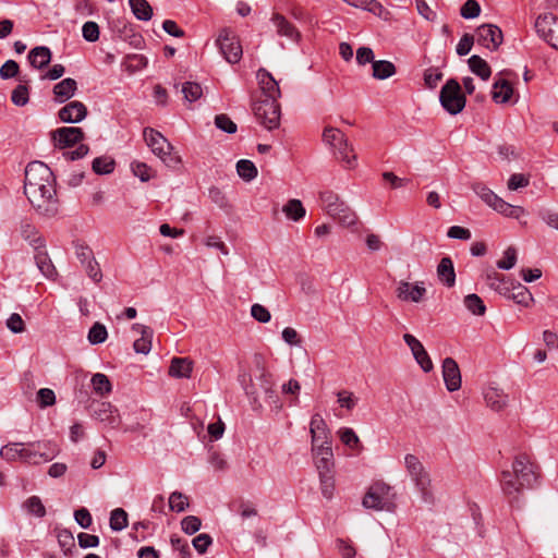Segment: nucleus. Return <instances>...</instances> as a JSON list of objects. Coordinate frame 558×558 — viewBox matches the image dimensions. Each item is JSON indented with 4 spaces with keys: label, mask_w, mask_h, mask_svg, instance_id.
Returning <instances> with one entry per match:
<instances>
[{
    "label": "nucleus",
    "mask_w": 558,
    "mask_h": 558,
    "mask_svg": "<svg viewBox=\"0 0 558 558\" xmlns=\"http://www.w3.org/2000/svg\"><path fill=\"white\" fill-rule=\"evenodd\" d=\"M37 175L43 183L38 185L41 204H37V214L45 218H52L59 211V201L56 198L54 177L52 171L41 161L37 160Z\"/></svg>",
    "instance_id": "f257e3e1"
},
{
    "label": "nucleus",
    "mask_w": 558,
    "mask_h": 558,
    "mask_svg": "<svg viewBox=\"0 0 558 558\" xmlns=\"http://www.w3.org/2000/svg\"><path fill=\"white\" fill-rule=\"evenodd\" d=\"M362 505L366 509L391 512L396 509V493L387 483L377 481L368 487Z\"/></svg>",
    "instance_id": "f03ea898"
},
{
    "label": "nucleus",
    "mask_w": 558,
    "mask_h": 558,
    "mask_svg": "<svg viewBox=\"0 0 558 558\" xmlns=\"http://www.w3.org/2000/svg\"><path fill=\"white\" fill-rule=\"evenodd\" d=\"M323 142L328 145L335 157L344 165L345 168L352 169L356 165V155L349 145L345 135L337 128L327 126L323 132Z\"/></svg>",
    "instance_id": "7ed1b4c3"
},
{
    "label": "nucleus",
    "mask_w": 558,
    "mask_h": 558,
    "mask_svg": "<svg viewBox=\"0 0 558 558\" xmlns=\"http://www.w3.org/2000/svg\"><path fill=\"white\" fill-rule=\"evenodd\" d=\"M471 189L487 206L506 217L519 218L524 215L522 207L507 203L482 182L473 183Z\"/></svg>",
    "instance_id": "20e7f679"
},
{
    "label": "nucleus",
    "mask_w": 558,
    "mask_h": 558,
    "mask_svg": "<svg viewBox=\"0 0 558 558\" xmlns=\"http://www.w3.org/2000/svg\"><path fill=\"white\" fill-rule=\"evenodd\" d=\"M404 466L412 482L422 494V498L425 501H430L433 499L432 480L423 463L416 456L408 453L404 457Z\"/></svg>",
    "instance_id": "39448f33"
},
{
    "label": "nucleus",
    "mask_w": 558,
    "mask_h": 558,
    "mask_svg": "<svg viewBox=\"0 0 558 558\" xmlns=\"http://www.w3.org/2000/svg\"><path fill=\"white\" fill-rule=\"evenodd\" d=\"M511 471L526 489H532L538 484L539 466L525 453L515 456Z\"/></svg>",
    "instance_id": "423d86ee"
},
{
    "label": "nucleus",
    "mask_w": 558,
    "mask_h": 558,
    "mask_svg": "<svg viewBox=\"0 0 558 558\" xmlns=\"http://www.w3.org/2000/svg\"><path fill=\"white\" fill-rule=\"evenodd\" d=\"M439 101L442 108L450 114H458L464 109L465 97L457 80L450 78L441 87Z\"/></svg>",
    "instance_id": "0eeeda50"
},
{
    "label": "nucleus",
    "mask_w": 558,
    "mask_h": 558,
    "mask_svg": "<svg viewBox=\"0 0 558 558\" xmlns=\"http://www.w3.org/2000/svg\"><path fill=\"white\" fill-rule=\"evenodd\" d=\"M143 135L147 146L163 162H166L167 165L178 162V158L171 155L172 145L160 132L151 128H145Z\"/></svg>",
    "instance_id": "6e6552de"
},
{
    "label": "nucleus",
    "mask_w": 558,
    "mask_h": 558,
    "mask_svg": "<svg viewBox=\"0 0 558 558\" xmlns=\"http://www.w3.org/2000/svg\"><path fill=\"white\" fill-rule=\"evenodd\" d=\"M256 119L268 130H274L280 123V106L278 100L258 99L254 104Z\"/></svg>",
    "instance_id": "1a4fd4ad"
},
{
    "label": "nucleus",
    "mask_w": 558,
    "mask_h": 558,
    "mask_svg": "<svg viewBox=\"0 0 558 558\" xmlns=\"http://www.w3.org/2000/svg\"><path fill=\"white\" fill-rule=\"evenodd\" d=\"M217 44L220 52L229 63H238L242 58V46L234 32L225 28L220 32Z\"/></svg>",
    "instance_id": "9d476101"
},
{
    "label": "nucleus",
    "mask_w": 558,
    "mask_h": 558,
    "mask_svg": "<svg viewBox=\"0 0 558 558\" xmlns=\"http://www.w3.org/2000/svg\"><path fill=\"white\" fill-rule=\"evenodd\" d=\"M535 29L539 37L558 50V17L553 13L539 15L535 21Z\"/></svg>",
    "instance_id": "9b49d317"
},
{
    "label": "nucleus",
    "mask_w": 558,
    "mask_h": 558,
    "mask_svg": "<svg viewBox=\"0 0 558 558\" xmlns=\"http://www.w3.org/2000/svg\"><path fill=\"white\" fill-rule=\"evenodd\" d=\"M0 456L7 461L32 464L35 452L31 442H10L0 449Z\"/></svg>",
    "instance_id": "f8f14e48"
},
{
    "label": "nucleus",
    "mask_w": 558,
    "mask_h": 558,
    "mask_svg": "<svg viewBox=\"0 0 558 558\" xmlns=\"http://www.w3.org/2000/svg\"><path fill=\"white\" fill-rule=\"evenodd\" d=\"M504 40L501 29L494 24H482L476 28V41L478 45L494 51Z\"/></svg>",
    "instance_id": "ddd939ff"
},
{
    "label": "nucleus",
    "mask_w": 558,
    "mask_h": 558,
    "mask_svg": "<svg viewBox=\"0 0 558 558\" xmlns=\"http://www.w3.org/2000/svg\"><path fill=\"white\" fill-rule=\"evenodd\" d=\"M403 340L410 348L415 362L420 365L422 371L425 373L433 371L434 364L422 342L411 333H404Z\"/></svg>",
    "instance_id": "4468645a"
},
{
    "label": "nucleus",
    "mask_w": 558,
    "mask_h": 558,
    "mask_svg": "<svg viewBox=\"0 0 558 558\" xmlns=\"http://www.w3.org/2000/svg\"><path fill=\"white\" fill-rule=\"evenodd\" d=\"M310 433L312 436V448H317L320 445L331 446L329 429L320 414H314L312 416L310 423Z\"/></svg>",
    "instance_id": "2eb2a0df"
},
{
    "label": "nucleus",
    "mask_w": 558,
    "mask_h": 558,
    "mask_svg": "<svg viewBox=\"0 0 558 558\" xmlns=\"http://www.w3.org/2000/svg\"><path fill=\"white\" fill-rule=\"evenodd\" d=\"M500 487L504 495L512 504L520 499L525 486L521 485L519 478L510 470H505L500 474Z\"/></svg>",
    "instance_id": "dca6fc26"
},
{
    "label": "nucleus",
    "mask_w": 558,
    "mask_h": 558,
    "mask_svg": "<svg viewBox=\"0 0 558 558\" xmlns=\"http://www.w3.org/2000/svg\"><path fill=\"white\" fill-rule=\"evenodd\" d=\"M56 144L60 148L71 147L84 138V133L81 128L76 126H63L57 129L52 133Z\"/></svg>",
    "instance_id": "f3484780"
},
{
    "label": "nucleus",
    "mask_w": 558,
    "mask_h": 558,
    "mask_svg": "<svg viewBox=\"0 0 558 558\" xmlns=\"http://www.w3.org/2000/svg\"><path fill=\"white\" fill-rule=\"evenodd\" d=\"M425 294L426 289L423 282H416L412 284L407 281H400L396 290L397 298L404 302L411 301L418 303L423 300Z\"/></svg>",
    "instance_id": "a211bd4d"
},
{
    "label": "nucleus",
    "mask_w": 558,
    "mask_h": 558,
    "mask_svg": "<svg viewBox=\"0 0 558 558\" xmlns=\"http://www.w3.org/2000/svg\"><path fill=\"white\" fill-rule=\"evenodd\" d=\"M256 78L263 95V99L278 100L280 97V88L278 82L265 69H259L256 73Z\"/></svg>",
    "instance_id": "6ab92c4d"
},
{
    "label": "nucleus",
    "mask_w": 558,
    "mask_h": 558,
    "mask_svg": "<svg viewBox=\"0 0 558 558\" xmlns=\"http://www.w3.org/2000/svg\"><path fill=\"white\" fill-rule=\"evenodd\" d=\"M442 377L446 388L450 392L457 391L461 388L460 368L452 357H446L442 361Z\"/></svg>",
    "instance_id": "aec40b11"
},
{
    "label": "nucleus",
    "mask_w": 558,
    "mask_h": 558,
    "mask_svg": "<svg viewBox=\"0 0 558 558\" xmlns=\"http://www.w3.org/2000/svg\"><path fill=\"white\" fill-rule=\"evenodd\" d=\"M314 462L318 474L333 472V452L331 446L320 445L317 448H312Z\"/></svg>",
    "instance_id": "412c9836"
},
{
    "label": "nucleus",
    "mask_w": 558,
    "mask_h": 558,
    "mask_svg": "<svg viewBox=\"0 0 558 558\" xmlns=\"http://www.w3.org/2000/svg\"><path fill=\"white\" fill-rule=\"evenodd\" d=\"M270 21L274 24L278 36L286 37L292 43H298L301 39V33L283 15L275 13Z\"/></svg>",
    "instance_id": "4be33fe9"
},
{
    "label": "nucleus",
    "mask_w": 558,
    "mask_h": 558,
    "mask_svg": "<svg viewBox=\"0 0 558 558\" xmlns=\"http://www.w3.org/2000/svg\"><path fill=\"white\" fill-rule=\"evenodd\" d=\"M87 116L86 106L78 100H74L65 105L59 110V118L65 123H77Z\"/></svg>",
    "instance_id": "5701e85b"
},
{
    "label": "nucleus",
    "mask_w": 558,
    "mask_h": 558,
    "mask_svg": "<svg viewBox=\"0 0 558 558\" xmlns=\"http://www.w3.org/2000/svg\"><path fill=\"white\" fill-rule=\"evenodd\" d=\"M132 330L141 336L133 343L135 352L148 354L151 350V341L154 337L153 329L148 326L136 323L132 325Z\"/></svg>",
    "instance_id": "b1692460"
},
{
    "label": "nucleus",
    "mask_w": 558,
    "mask_h": 558,
    "mask_svg": "<svg viewBox=\"0 0 558 558\" xmlns=\"http://www.w3.org/2000/svg\"><path fill=\"white\" fill-rule=\"evenodd\" d=\"M502 295L524 307H530L534 302L532 293L521 283L514 284L513 282H510L508 286V293Z\"/></svg>",
    "instance_id": "393cba45"
},
{
    "label": "nucleus",
    "mask_w": 558,
    "mask_h": 558,
    "mask_svg": "<svg viewBox=\"0 0 558 558\" xmlns=\"http://www.w3.org/2000/svg\"><path fill=\"white\" fill-rule=\"evenodd\" d=\"M41 247H45V242L37 238V269L46 279L53 280L58 275L57 269L47 253L39 251Z\"/></svg>",
    "instance_id": "a878e982"
},
{
    "label": "nucleus",
    "mask_w": 558,
    "mask_h": 558,
    "mask_svg": "<svg viewBox=\"0 0 558 558\" xmlns=\"http://www.w3.org/2000/svg\"><path fill=\"white\" fill-rule=\"evenodd\" d=\"M484 399L487 407L496 412L505 409L508 403V396L497 387H488L484 391Z\"/></svg>",
    "instance_id": "bb28decb"
},
{
    "label": "nucleus",
    "mask_w": 558,
    "mask_h": 558,
    "mask_svg": "<svg viewBox=\"0 0 558 558\" xmlns=\"http://www.w3.org/2000/svg\"><path fill=\"white\" fill-rule=\"evenodd\" d=\"M95 416L111 427H117L120 424L118 410L109 402H101L95 410Z\"/></svg>",
    "instance_id": "cd10ccee"
},
{
    "label": "nucleus",
    "mask_w": 558,
    "mask_h": 558,
    "mask_svg": "<svg viewBox=\"0 0 558 558\" xmlns=\"http://www.w3.org/2000/svg\"><path fill=\"white\" fill-rule=\"evenodd\" d=\"M437 276L447 287L451 288L456 283V272L450 257H442L437 266Z\"/></svg>",
    "instance_id": "c85d7f7f"
},
{
    "label": "nucleus",
    "mask_w": 558,
    "mask_h": 558,
    "mask_svg": "<svg viewBox=\"0 0 558 558\" xmlns=\"http://www.w3.org/2000/svg\"><path fill=\"white\" fill-rule=\"evenodd\" d=\"M483 278L486 284L494 291L498 292L500 295L508 293V286L510 281H507L506 278L497 272L494 269H488L484 272Z\"/></svg>",
    "instance_id": "c756f323"
},
{
    "label": "nucleus",
    "mask_w": 558,
    "mask_h": 558,
    "mask_svg": "<svg viewBox=\"0 0 558 558\" xmlns=\"http://www.w3.org/2000/svg\"><path fill=\"white\" fill-rule=\"evenodd\" d=\"M193 363L187 357H173L169 367V375L175 378H190Z\"/></svg>",
    "instance_id": "7c9ffc66"
},
{
    "label": "nucleus",
    "mask_w": 558,
    "mask_h": 558,
    "mask_svg": "<svg viewBox=\"0 0 558 558\" xmlns=\"http://www.w3.org/2000/svg\"><path fill=\"white\" fill-rule=\"evenodd\" d=\"M77 88L76 81L73 78H64L53 87L54 98L59 102H64L69 100Z\"/></svg>",
    "instance_id": "2f4dec72"
},
{
    "label": "nucleus",
    "mask_w": 558,
    "mask_h": 558,
    "mask_svg": "<svg viewBox=\"0 0 558 558\" xmlns=\"http://www.w3.org/2000/svg\"><path fill=\"white\" fill-rule=\"evenodd\" d=\"M513 94V88L511 84L506 80H500L495 82L493 85L492 97L496 104H506L508 102Z\"/></svg>",
    "instance_id": "473e14b6"
},
{
    "label": "nucleus",
    "mask_w": 558,
    "mask_h": 558,
    "mask_svg": "<svg viewBox=\"0 0 558 558\" xmlns=\"http://www.w3.org/2000/svg\"><path fill=\"white\" fill-rule=\"evenodd\" d=\"M373 77L376 80H386L396 74V66L392 62L387 60H379L373 62Z\"/></svg>",
    "instance_id": "72a5a7b5"
},
{
    "label": "nucleus",
    "mask_w": 558,
    "mask_h": 558,
    "mask_svg": "<svg viewBox=\"0 0 558 558\" xmlns=\"http://www.w3.org/2000/svg\"><path fill=\"white\" fill-rule=\"evenodd\" d=\"M469 66L471 71L480 76L482 80L487 81L492 74L490 68L488 63L482 59L480 56H472L468 60Z\"/></svg>",
    "instance_id": "f704fd0d"
},
{
    "label": "nucleus",
    "mask_w": 558,
    "mask_h": 558,
    "mask_svg": "<svg viewBox=\"0 0 558 558\" xmlns=\"http://www.w3.org/2000/svg\"><path fill=\"white\" fill-rule=\"evenodd\" d=\"M129 4L137 20L149 21L151 19L153 8L146 0H129Z\"/></svg>",
    "instance_id": "c9c22d12"
},
{
    "label": "nucleus",
    "mask_w": 558,
    "mask_h": 558,
    "mask_svg": "<svg viewBox=\"0 0 558 558\" xmlns=\"http://www.w3.org/2000/svg\"><path fill=\"white\" fill-rule=\"evenodd\" d=\"M282 211L287 216V218L299 221L305 217L306 210L304 206L302 205L300 199H290L288 203L282 207Z\"/></svg>",
    "instance_id": "e433bc0d"
},
{
    "label": "nucleus",
    "mask_w": 558,
    "mask_h": 558,
    "mask_svg": "<svg viewBox=\"0 0 558 558\" xmlns=\"http://www.w3.org/2000/svg\"><path fill=\"white\" fill-rule=\"evenodd\" d=\"M320 199L324 204V208L328 215L335 216V214H339L340 208L344 205L342 201L339 199V196L333 192H324L320 194Z\"/></svg>",
    "instance_id": "4c0bfd02"
},
{
    "label": "nucleus",
    "mask_w": 558,
    "mask_h": 558,
    "mask_svg": "<svg viewBox=\"0 0 558 558\" xmlns=\"http://www.w3.org/2000/svg\"><path fill=\"white\" fill-rule=\"evenodd\" d=\"M147 64L148 59L140 53L128 54L123 62L125 70L131 74L142 71L147 66Z\"/></svg>",
    "instance_id": "58836bf2"
},
{
    "label": "nucleus",
    "mask_w": 558,
    "mask_h": 558,
    "mask_svg": "<svg viewBox=\"0 0 558 558\" xmlns=\"http://www.w3.org/2000/svg\"><path fill=\"white\" fill-rule=\"evenodd\" d=\"M92 386H93L95 393H97L101 397L109 395L112 390V385H111L108 376L102 373H96L92 377Z\"/></svg>",
    "instance_id": "ea45409f"
},
{
    "label": "nucleus",
    "mask_w": 558,
    "mask_h": 558,
    "mask_svg": "<svg viewBox=\"0 0 558 558\" xmlns=\"http://www.w3.org/2000/svg\"><path fill=\"white\" fill-rule=\"evenodd\" d=\"M236 172L244 181H252L257 177L256 166L248 159H241L236 162Z\"/></svg>",
    "instance_id": "a19ab883"
},
{
    "label": "nucleus",
    "mask_w": 558,
    "mask_h": 558,
    "mask_svg": "<svg viewBox=\"0 0 558 558\" xmlns=\"http://www.w3.org/2000/svg\"><path fill=\"white\" fill-rule=\"evenodd\" d=\"M464 306L473 315L483 316L486 312V306L483 300L475 293L468 294L463 300Z\"/></svg>",
    "instance_id": "79ce46f5"
},
{
    "label": "nucleus",
    "mask_w": 558,
    "mask_h": 558,
    "mask_svg": "<svg viewBox=\"0 0 558 558\" xmlns=\"http://www.w3.org/2000/svg\"><path fill=\"white\" fill-rule=\"evenodd\" d=\"M340 440L348 446L350 449H356L361 451L363 449L360 438L356 433L350 427L340 428L339 432Z\"/></svg>",
    "instance_id": "37998d69"
},
{
    "label": "nucleus",
    "mask_w": 558,
    "mask_h": 558,
    "mask_svg": "<svg viewBox=\"0 0 558 558\" xmlns=\"http://www.w3.org/2000/svg\"><path fill=\"white\" fill-rule=\"evenodd\" d=\"M92 168L97 174H109L114 170V160L107 156L97 157L93 160Z\"/></svg>",
    "instance_id": "c03bdc74"
},
{
    "label": "nucleus",
    "mask_w": 558,
    "mask_h": 558,
    "mask_svg": "<svg viewBox=\"0 0 558 558\" xmlns=\"http://www.w3.org/2000/svg\"><path fill=\"white\" fill-rule=\"evenodd\" d=\"M128 526V513L122 508H117L110 514V527L113 531H122Z\"/></svg>",
    "instance_id": "a18cd8bd"
},
{
    "label": "nucleus",
    "mask_w": 558,
    "mask_h": 558,
    "mask_svg": "<svg viewBox=\"0 0 558 558\" xmlns=\"http://www.w3.org/2000/svg\"><path fill=\"white\" fill-rule=\"evenodd\" d=\"M182 93L184 95V99L189 102L196 101L203 95V88L198 83L195 82H185L182 85Z\"/></svg>",
    "instance_id": "49530a36"
},
{
    "label": "nucleus",
    "mask_w": 558,
    "mask_h": 558,
    "mask_svg": "<svg viewBox=\"0 0 558 558\" xmlns=\"http://www.w3.org/2000/svg\"><path fill=\"white\" fill-rule=\"evenodd\" d=\"M57 402L56 393L52 389L41 388L37 390V407L46 409L54 405Z\"/></svg>",
    "instance_id": "de8ad7c7"
},
{
    "label": "nucleus",
    "mask_w": 558,
    "mask_h": 558,
    "mask_svg": "<svg viewBox=\"0 0 558 558\" xmlns=\"http://www.w3.org/2000/svg\"><path fill=\"white\" fill-rule=\"evenodd\" d=\"M108 337L107 329L104 325L95 323L88 331V341L92 344H100L106 341Z\"/></svg>",
    "instance_id": "09e8293b"
},
{
    "label": "nucleus",
    "mask_w": 558,
    "mask_h": 558,
    "mask_svg": "<svg viewBox=\"0 0 558 558\" xmlns=\"http://www.w3.org/2000/svg\"><path fill=\"white\" fill-rule=\"evenodd\" d=\"M11 100L15 106H25L29 100L28 87L24 84H19L11 94Z\"/></svg>",
    "instance_id": "8fccbe9b"
},
{
    "label": "nucleus",
    "mask_w": 558,
    "mask_h": 558,
    "mask_svg": "<svg viewBox=\"0 0 558 558\" xmlns=\"http://www.w3.org/2000/svg\"><path fill=\"white\" fill-rule=\"evenodd\" d=\"M169 507L172 511L183 512L189 507L187 497L180 492H173L169 497Z\"/></svg>",
    "instance_id": "3c124183"
},
{
    "label": "nucleus",
    "mask_w": 558,
    "mask_h": 558,
    "mask_svg": "<svg viewBox=\"0 0 558 558\" xmlns=\"http://www.w3.org/2000/svg\"><path fill=\"white\" fill-rule=\"evenodd\" d=\"M58 543L64 555H68L75 547L72 533L68 530H61L57 534Z\"/></svg>",
    "instance_id": "603ef678"
},
{
    "label": "nucleus",
    "mask_w": 558,
    "mask_h": 558,
    "mask_svg": "<svg viewBox=\"0 0 558 558\" xmlns=\"http://www.w3.org/2000/svg\"><path fill=\"white\" fill-rule=\"evenodd\" d=\"M517 263V250L509 246L505 252L501 259L497 262V267L502 270H509L514 267Z\"/></svg>",
    "instance_id": "864d4df0"
},
{
    "label": "nucleus",
    "mask_w": 558,
    "mask_h": 558,
    "mask_svg": "<svg viewBox=\"0 0 558 558\" xmlns=\"http://www.w3.org/2000/svg\"><path fill=\"white\" fill-rule=\"evenodd\" d=\"M460 14L463 19H475L481 14V5L476 0H466L460 9Z\"/></svg>",
    "instance_id": "5fc2aeb1"
},
{
    "label": "nucleus",
    "mask_w": 558,
    "mask_h": 558,
    "mask_svg": "<svg viewBox=\"0 0 558 558\" xmlns=\"http://www.w3.org/2000/svg\"><path fill=\"white\" fill-rule=\"evenodd\" d=\"M332 217L347 227L355 225L357 219L355 213L345 204L340 208L339 214H335Z\"/></svg>",
    "instance_id": "6e6d98bb"
},
{
    "label": "nucleus",
    "mask_w": 558,
    "mask_h": 558,
    "mask_svg": "<svg viewBox=\"0 0 558 558\" xmlns=\"http://www.w3.org/2000/svg\"><path fill=\"white\" fill-rule=\"evenodd\" d=\"M320 480V486H322V494L326 498H331L335 490V478H333V472L319 474Z\"/></svg>",
    "instance_id": "4d7b16f0"
},
{
    "label": "nucleus",
    "mask_w": 558,
    "mask_h": 558,
    "mask_svg": "<svg viewBox=\"0 0 558 558\" xmlns=\"http://www.w3.org/2000/svg\"><path fill=\"white\" fill-rule=\"evenodd\" d=\"M215 125L229 134H233L236 132V124L225 113L217 114L215 117Z\"/></svg>",
    "instance_id": "13d9d810"
},
{
    "label": "nucleus",
    "mask_w": 558,
    "mask_h": 558,
    "mask_svg": "<svg viewBox=\"0 0 558 558\" xmlns=\"http://www.w3.org/2000/svg\"><path fill=\"white\" fill-rule=\"evenodd\" d=\"M349 4L375 14L380 13L383 10V5L376 0H350Z\"/></svg>",
    "instance_id": "bf43d9fd"
},
{
    "label": "nucleus",
    "mask_w": 558,
    "mask_h": 558,
    "mask_svg": "<svg viewBox=\"0 0 558 558\" xmlns=\"http://www.w3.org/2000/svg\"><path fill=\"white\" fill-rule=\"evenodd\" d=\"M131 170L142 182H147L151 178V168L145 162L133 161L131 163Z\"/></svg>",
    "instance_id": "052dcab7"
},
{
    "label": "nucleus",
    "mask_w": 558,
    "mask_h": 558,
    "mask_svg": "<svg viewBox=\"0 0 558 558\" xmlns=\"http://www.w3.org/2000/svg\"><path fill=\"white\" fill-rule=\"evenodd\" d=\"M82 35L86 41L95 43L99 39V26L96 22L87 21L82 27Z\"/></svg>",
    "instance_id": "680f3d73"
},
{
    "label": "nucleus",
    "mask_w": 558,
    "mask_h": 558,
    "mask_svg": "<svg viewBox=\"0 0 558 558\" xmlns=\"http://www.w3.org/2000/svg\"><path fill=\"white\" fill-rule=\"evenodd\" d=\"M20 72V65L14 60H7L0 68V77L10 80L16 77Z\"/></svg>",
    "instance_id": "e2e57ef3"
},
{
    "label": "nucleus",
    "mask_w": 558,
    "mask_h": 558,
    "mask_svg": "<svg viewBox=\"0 0 558 558\" xmlns=\"http://www.w3.org/2000/svg\"><path fill=\"white\" fill-rule=\"evenodd\" d=\"M202 526V521L198 517L187 515L181 521L183 532L189 535L196 533Z\"/></svg>",
    "instance_id": "0e129e2a"
},
{
    "label": "nucleus",
    "mask_w": 558,
    "mask_h": 558,
    "mask_svg": "<svg viewBox=\"0 0 558 558\" xmlns=\"http://www.w3.org/2000/svg\"><path fill=\"white\" fill-rule=\"evenodd\" d=\"M43 447L45 450H41V446H38L37 454L43 458L44 462L52 460L59 452V447L54 442L44 444Z\"/></svg>",
    "instance_id": "69168bd1"
},
{
    "label": "nucleus",
    "mask_w": 558,
    "mask_h": 558,
    "mask_svg": "<svg viewBox=\"0 0 558 558\" xmlns=\"http://www.w3.org/2000/svg\"><path fill=\"white\" fill-rule=\"evenodd\" d=\"M84 268H85V271L87 274V276L96 283L100 282L101 279H102V274H101V270H100V267H99V264L97 263V260L95 258H93L92 260L87 262L86 264L83 265Z\"/></svg>",
    "instance_id": "338daca9"
},
{
    "label": "nucleus",
    "mask_w": 558,
    "mask_h": 558,
    "mask_svg": "<svg viewBox=\"0 0 558 558\" xmlns=\"http://www.w3.org/2000/svg\"><path fill=\"white\" fill-rule=\"evenodd\" d=\"M213 543V539L211 537L206 534V533H202V534H198L193 541H192V544L194 546V548L199 553V554H205L206 550L208 549V547L211 545Z\"/></svg>",
    "instance_id": "774afa93"
}]
</instances>
